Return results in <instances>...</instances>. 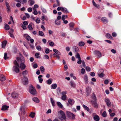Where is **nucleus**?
<instances>
[{"instance_id":"f3484780","label":"nucleus","mask_w":121,"mask_h":121,"mask_svg":"<svg viewBox=\"0 0 121 121\" xmlns=\"http://www.w3.org/2000/svg\"><path fill=\"white\" fill-rule=\"evenodd\" d=\"M91 102L94 107L96 108L97 107L98 105L95 101H91Z\"/></svg>"},{"instance_id":"13d9d810","label":"nucleus","mask_w":121,"mask_h":121,"mask_svg":"<svg viewBox=\"0 0 121 121\" xmlns=\"http://www.w3.org/2000/svg\"><path fill=\"white\" fill-rule=\"evenodd\" d=\"M92 3L93 5L95 6V7H98V6H97V5L95 3V2L94 1V0H92Z\"/></svg>"},{"instance_id":"c9c22d12","label":"nucleus","mask_w":121,"mask_h":121,"mask_svg":"<svg viewBox=\"0 0 121 121\" xmlns=\"http://www.w3.org/2000/svg\"><path fill=\"white\" fill-rule=\"evenodd\" d=\"M13 63L14 65H13V68L12 71L14 73V72H15V60H14L13 61Z\"/></svg>"},{"instance_id":"4468645a","label":"nucleus","mask_w":121,"mask_h":121,"mask_svg":"<svg viewBox=\"0 0 121 121\" xmlns=\"http://www.w3.org/2000/svg\"><path fill=\"white\" fill-rule=\"evenodd\" d=\"M25 65L23 63H21L20 65V67L21 69L23 70L25 69L26 67Z\"/></svg>"},{"instance_id":"37998d69","label":"nucleus","mask_w":121,"mask_h":121,"mask_svg":"<svg viewBox=\"0 0 121 121\" xmlns=\"http://www.w3.org/2000/svg\"><path fill=\"white\" fill-rule=\"evenodd\" d=\"M40 69L41 72H44L45 71L44 68L43 66H41L40 67Z\"/></svg>"},{"instance_id":"aec40b11","label":"nucleus","mask_w":121,"mask_h":121,"mask_svg":"<svg viewBox=\"0 0 121 121\" xmlns=\"http://www.w3.org/2000/svg\"><path fill=\"white\" fill-rule=\"evenodd\" d=\"M7 41H3L2 43V47L3 48H4L7 44Z\"/></svg>"},{"instance_id":"0e129e2a","label":"nucleus","mask_w":121,"mask_h":121,"mask_svg":"<svg viewBox=\"0 0 121 121\" xmlns=\"http://www.w3.org/2000/svg\"><path fill=\"white\" fill-rule=\"evenodd\" d=\"M62 8L63 7H59L57 8V10L58 11L61 10V11Z\"/></svg>"},{"instance_id":"5fc2aeb1","label":"nucleus","mask_w":121,"mask_h":121,"mask_svg":"<svg viewBox=\"0 0 121 121\" xmlns=\"http://www.w3.org/2000/svg\"><path fill=\"white\" fill-rule=\"evenodd\" d=\"M45 52L46 54H48L49 52V49L48 48L46 49L45 51Z\"/></svg>"},{"instance_id":"412c9836","label":"nucleus","mask_w":121,"mask_h":121,"mask_svg":"<svg viewBox=\"0 0 121 121\" xmlns=\"http://www.w3.org/2000/svg\"><path fill=\"white\" fill-rule=\"evenodd\" d=\"M24 36L28 41H29L31 39L30 36L27 34H24Z\"/></svg>"},{"instance_id":"473e14b6","label":"nucleus","mask_w":121,"mask_h":121,"mask_svg":"<svg viewBox=\"0 0 121 121\" xmlns=\"http://www.w3.org/2000/svg\"><path fill=\"white\" fill-rule=\"evenodd\" d=\"M55 23L56 24L58 25H60V22L57 20H55Z\"/></svg>"},{"instance_id":"09e8293b","label":"nucleus","mask_w":121,"mask_h":121,"mask_svg":"<svg viewBox=\"0 0 121 121\" xmlns=\"http://www.w3.org/2000/svg\"><path fill=\"white\" fill-rule=\"evenodd\" d=\"M41 9L42 11L45 13H46L47 12V11L45 9L41 7Z\"/></svg>"},{"instance_id":"f03ea898","label":"nucleus","mask_w":121,"mask_h":121,"mask_svg":"<svg viewBox=\"0 0 121 121\" xmlns=\"http://www.w3.org/2000/svg\"><path fill=\"white\" fill-rule=\"evenodd\" d=\"M59 112L60 114V119L62 121L64 120L66 118L64 113L62 110L59 111Z\"/></svg>"},{"instance_id":"7ed1b4c3","label":"nucleus","mask_w":121,"mask_h":121,"mask_svg":"<svg viewBox=\"0 0 121 121\" xmlns=\"http://www.w3.org/2000/svg\"><path fill=\"white\" fill-rule=\"evenodd\" d=\"M30 92L32 94L35 95L36 93L35 88L32 86H30Z\"/></svg>"},{"instance_id":"a18cd8bd","label":"nucleus","mask_w":121,"mask_h":121,"mask_svg":"<svg viewBox=\"0 0 121 121\" xmlns=\"http://www.w3.org/2000/svg\"><path fill=\"white\" fill-rule=\"evenodd\" d=\"M74 24L73 22H71L69 24V26L70 27L73 28L74 26Z\"/></svg>"},{"instance_id":"a19ab883","label":"nucleus","mask_w":121,"mask_h":121,"mask_svg":"<svg viewBox=\"0 0 121 121\" xmlns=\"http://www.w3.org/2000/svg\"><path fill=\"white\" fill-rule=\"evenodd\" d=\"M106 36L108 38H111L112 37L111 35L109 33L107 34Z\"/></svg>"},{"instance_id":"c03bdc74","label":"nucleus","mask_w":121,"mask_h":121,"mask_svg":"<svg viewBox=\"0 0 121 121\" xmlns=\"http://www.w3.org/2000/svg\"><path fill=\"white\" fill-rule=\"evenodd\" d=\"M28 73V71L27 70H25L23 71L22 74L24 76H25Z\"/></svg>"},{"instance_id":"a211bd4d","label":"nucleus","mask_w":121,"mask_h":121,"mask_svg":"<svg viewBox=\"0 0 121 121\" xmlns=\"http://www.w3.org/2000/svg\"><path fill=\"white\" fill-rule=\"evenodd\" d=\"M36 103H39V101L38 99L36 97H35L32 99Z\"/></svg>"},{"instance_id":"ea45409f","label":"nucleus","mask_w":121,"mask_h":121,"mask_svg":"<svg viewBox=\"0 0 121 121\" xmlns=\"http://www.w3.org/2000/svg\"><path fill=\"white\" fill-rule=\"evenodd\" d=\"M33 9L34 10V11L33 13V14L35 15H37L38 14V12L36 10V9L35 8H33Z\"/></svg>"},{"instance_id":"393cba45","label":"nucleus","mask_w":121,"mask_h":121,"mask_svg":"<svg viewBox=\"0 0 121 121\" xmlns=\"http://www.w3.org/2000/svg\"><path fill=\"white\" fill-rule=\"evenodd\" d=\"M61 11L66 13H69V12L68 11L67 9L63 7Z\"/></svg>"},{"instance_id":"cd10ccee","label":"nucleus","mask_w":121,"mask_h":121,"mask_svg":"<svg viewBox=\"0 0 121 121\" xmlns=\"http://www.w3.org/2000/svg\"><path fill=\"white\" fill-rule=\"evenodd\" d=\"M33 24L31 22L30 23L28 26V28L30 30H33V28L32 26V24Z\"/></svg>"},{"instance_id":"39448f33","label":"nucleus","mask_w":121,"mask_h":121,"mask_svg":"<svg viewBox=\"0 0 121 121\" xmlns=\"http://www.w3.org/2000/svg\"><path fill=\"white\" fill-rule=\"evenodd\" d=\"M66 113L69 117H71L72 119H74L75 118V115L73 113L69 111H67Z\"/></svg>"},{"instance_id":"b1692460","label":"nucleus","mask_w":121,"mask_h":121,"mask_svg":"<svg viewBox=\"0 0 121 121\" xmlns=\"http://www.w3.org/2000/svg\"><path fill=\"white\" fill-rule=\"evenodd\" d=\"M69 103L70 104H73L74 103V101L73 99H69L68 100Z\"/></svg>"},{"instance_id":"bb28decb","label":"nucleus","mask_w":121,"mask_h":121,"mask_svg":"<svg viewBox=\"0 0 121 121\" xmlns=\"http://www.w3.org/2000/svg\"><path fill=\"white\" fill-rule=\"evenodd\" d=\"M53 51L56 54H57L59 55H61L60 53L58 50L56 49H53Z\"/></svg>"},{"instance_id":"9b49d317","label":"nucleus","mask_w":121,"mask_h":121,"mask_svg":"<svg viewBox=\"0 0 121 121\" xmlns=\"http://www.w3.org/2000/svg\"><path fill=\"white\" fill-rule=\"evenodd\" d=\"M19 65L16 60V73H18L19 72Z\"/></svg>"},{"instance_id":"f257e3e1","label":"nucleus","mask_w":121,"mask_h":121,"mask_svg":"<svg viewBox=\"0 0 121 121\" xmlns=\"http://www.w3.org/2000/svg\"><path fill=\"white\" fill-rule=\"evenodd\" d=\"M20 114L21 117L24 118V114H25V111L24 108H23L22 106H21L20 108Z\"/></svg>"},{"instance_id":"69168bd1","label":"nucleus","mask_w":121,"mask_h":121,"mask_svg":"<svg viewBox=\"0 0 121 121\" xmlns=\"http://www.w3.org/2000/svg\"><path fill=\"white\" fill-rule=\"evenodd\" d=\"M90 75L92 77H94L95 75V74L94 72H91L90 73Z\"/></svg>"},{"instance_id":"bf43d9fd","label":"nucleus","mask_w":121,"mask_h":121,"mask_svg":"<svg viewBox=\"0 0 121 121\" xmlns=\"http://www.w3.org/2000/svg\"><path fill=\"white\" fill-rule=\"evenodd\" d=\"M85 72V70L84 69L82 68L81 69V73L82 74H83Z\"/></svg>"},{"instance_id":"4d7b16f0","label":"nucleus","mask_w":121,"mask_h":121,"mask_svg":"<svg viewBox=\"0 0 121 121\" xmlns=\"http://www.w3.org/2000/svg\"><path fill=\"white\" fill-rule=\"evenodd\" d=\"M13 99L15 98V93L14 92L11 95Z\"/></svg>"},{"instance_id":"20e7f679","label":"nucleus","mask_w":121,"mask_h":121,"mask_svg":"<svg viewBox=\"0 0 121 121\" xmlns=\"http://www.w3.org/2000/svg\"><path fill=\"white\" fill-rule=\"evenodd\" d=\"M22 82L24 85H26L28 84V80L26 77H24L22 79Z\"/></svg>"},{"instance_id":"338daca9","label":"nucleus","mask_w":121,"mask_h":121,"mask_svg":"<svg viewBox=\"0 0 121 121\" xmlns=\"http://www.w3.org/2000/svg\"><path fill=\"white\" fill-rule=\"evenodd\" d=\"M49 44L50 46H53L54 45V43L53 42H50L49 43Z\"/></svg>"},{"instance_id":"e433bc0d","label":"nucleus","mask_w":121,"mask_h":121,"mask_svg":"<svg viewBox=\"0 0 121 121\" xmlns=\"http://www.w3.org/2000/svg\"><path fill=\"white\" fill-rule=\"evenodd\" d=\"M75 57L76 58H78V59H81L80 56L78 53H77V54L75 55Z\"/></svg>"},{"instance_id":"6e6552de","label":"nucleus","mask_w":121,"mask_h":121,"mask_svg":"<svg viewBox=\"0 0 121 121\" xmlns=\"http://www.w3.org/2000/svg\"><path fill=\"white\" fill-rule=\"evenodd\" d=\"M14 30L12 29H10L9 31V32L11 37L13 38H14V35L13 34V33L14 32Z\"/></svg>"},{"instance_id":"8fccbe9b","label":"nucleus","mask_w":121,"mask_h":121,"mask_svg":"<svg viewBox=\"0 0 121 121\" xmlns=\"http://www.w3.org/2000/svg\"><path fill=\"white\" fill-rule=\"evenodd\" d=\"M36 22L37 23H39L40 22V20L39 18H37L35 20Z\"/></svg>"},{"instance_id":"6ab92c4d","label":"nucleus","mask_w":121,"mask_h":121,"mask_svg":"<svg viewBox=\"0 0 121 121\" xmlns=\"http://www.w3.org/2000/svg\"><path fill=\"white\" fill-rule=\"evenodd\" d=\"M73 51L75 52H78L79 51V49L78 47L76 46H74L73 48Z\"/></svg>"},{"instance_id":"79ce46f5","label":"nucleus","mask_w":121,"mask_h":121,"mask_svg":"<svg viewBox=\"0 0 121 121\" xmlns=\"http://www.w3.org/2000/svg\"><path fill=\"white\" fill-rule=\"evenodd\" d=\"M70 84L71 86L73 87H75V84L73 82H70Z\"/></svg>"},{"instance_id":"49530a36","label":"nucleus","mask_w":121,"mask_h":121,"mask_svg":"<svg viewBox=\"0 0 121 121\" xmlns=\"http://www.w3.org/2000/svg\"><path fill=\"white\" fill-rule=\"evenodd\" d=\"M66 99V95H63L61 98V99L64 100H65Z\"/></svg>"},{"instance_id":"603ef678","label":"nucleus","mask_w":121,"mask_h":121,"mask_svg":"<svg viewBox=\"0 0 121 121\" xmlns=\"http://www.w3.org/2000/svg\"><path fill=\"white\" fill-rule=\"evenodd\" d=\"M43 58L45 59H48L49 58V56L48 55H46L44 56Z\"/></svg>"},{"instance_id":"de8ad7c7","label":"nucleus","mask_w":121,"mask_h":121,"mask_svg":"<svg viewBox=\"0 0 121 121\" xmlns=\"http://www.w3.org/2000/svg\"><path fill=\"white\" fill-rule=\"evenodd\" d=\"M39 35L41 36H43L44 35L43 32L42 31H39Z\"/></svg>"},{"instance_id":"3c124183","label":"nucleus","mask_w":121,"mask_h":121,"mask_svg":"<svg viewBox=\"0 0 121 121\" xmlns=\"http://www.w3.org/2000/svg\"><path fill=\"white\" fill-rule=\"evenodd\" d=\"M36 48L39 51H40L41 50V47L40 46H38L36 47Z\"/></svg>"},{"instance_id":"774afa93","label":"nucleus","mask_w":121,"mask_h":121,"mask_svg":"<svg viewBox=\"0 0 121 121\" xmlns=\"http://www.w3.org/2000/svg\"><path fill=\"white\" fill-rule=\"evenodd\" d=\"M21 5V4L20 3H18L16 4V6L18 7H20Z\"/></svg>"},{"instance_id":"864d4df0","label":"nucleus","mask_w":121,"mask_h":121,"mask_svg":"<svg viewBox=\"0 0 121 121\" xmlns=\"http://www.w3.org/2000/svg\"><path fill=\"white\" fill-rule=\"evenodd\" d=\"M52 82V81L50 79H49L48 80L47 82V83L48 84H51Z\"/></svg>"},{"instance_id":"4be33fe9","label":"nucleus","mask_w":121,"mask_h":121,"mask_svg":"<svg viewBox=\"0 0 121 121\" xmlns=\"http://www.w3.org/2000/svg\"><path fill=\"white\" fill-rule=\"evenodd\" d=\"M28 3L31 6H32L35 3V1L33 0H29L28 1Z\"/></svg>"},{"instance_id":"a878e982","label":"nucleus","mask_w":121,"mask_h":121,"mask_svg":"<svg viewBox=\"0 0 121 121\" xmlns=\"http://www.w3.org/2000/svg\"><path fill=\"white\" fill-rule=\"evenodd\" d=\"M57 104L58 106L60 108H63V105L60 102H57Z\"/></svg>"},{"instance_id":"ddd939ff","label":"nucleus","mask_w":121,"mask_h":121,"mask_svg":"<svg viewBox=\"0 0 121 121\" xmlns=\"http://www.w3.org/2000/svg\"><path fill=\"white\" fill-rule=\"evenodd\" d=\"M9 107V106H7L6 105H3L2 107L1 110L3 111L7 110Z\"/></svg>"},{"instance_id":"2eb2a0df","label":"nucleus","mask_w":121,"mask_h":121,"mask_svg":"<svg viewBox=\"0 0 121 121\" xmlns=\"http://www.w3.org/2000/svg\"><path fill=\"white\" fill-rule=\"evenodd\" d=\"M83 78L85 83L86 84L88 82V80L87 75H84Z\"/></svg>"},{"instance_id":"423d86ee","label":"nucleus","mask_w":121,"mask_h":121,"mask_svg":"<svg viewBox=\"0 0 121 121\" xmlns=\"http://www.w3.org/2000/svg\"><path fill=\"white\" fill-rule=\"evenodd\" d=\"M92 116L95 121H99L100 119L99 117L95 113L92 114Z\"/></svg>"},{"instance_id":"680f3d73","label":"nucleus","mask_w":121,"mask_h":121,"mask_svg":"<svg viewBox=\"0 0 121 121\" xmlns=\"http://www.w3.org/2000/svg\"><path fill=\"white\" fill-rule=\"evenodd\" d=\"M27 2V0H21V3L22 4L26 3Z\"/></svg>"},{"instance_id":"7c9ffc66","label":"nucleus","mask_w":121,"mask_h":121,"mask_svg":"<svg viewBox=\"0 0 121 121\" xmlns=\"http://www.w3.org/2000/svg\"><path fill=\"white\" fill-rule=\"evenodd\" d=\"M50 100L52 106H54L55 105V104L54 101L52 98H50Z\"/></svg>"},{"instance_id":"9d476101","label":"nucleus","mask_w":121,"mask_h":121,"mask_svg":"<svg viewBox=\"0 0 121 121\" xmlns=\"http://www.w3.org/2000/svg\"><path fill=\"white\" fill-rule=\"evenodd\" d=\"M17 60L18 61L22 62L24 61L25 60L23 56H21L20 57H17Z\"/></svg>"},{"instance_id":"0eeeda50","label":"nucleus","mask_w":121,"mask_h":121,"mask_svg":"<svg viewBox=\"0 0 121 121\" xmlns=\"http://www.w3.org/2000/svg\"><path fill=\"white\" fill-rule=\"evenodd\" d=\"M94 54L95 55H97L99 58L102 56L101 53L97 50H95L94 52Z\"/></svg>"},{"instance_id":"052dcab7","label":"nucleus","mask_w":121,"mask_h":121,"mask_svg":"<svg viewBox=\"0 0 121 121\" xmlns=\"http://www.w3.org/2000/svg\"><path fill=\"white\" fill-rule=\"evenodd\" d=\"M35 56L37 58H39V54L38 53H35Z\"/></svg>"},{"instance_id":"58836bf2","label":"nucleus","mask_w":121,"mask_h":121,"mask_svg":"<svg viewBox=\"0 0 121 121\" xmlns=\"http://www.w3.org/2000/svg\"><path fill=\"white\" fill-rule=\"evenodd\" d=\"M29 116L32 118L34 117L35 116V113L34 112H31L30 115Z\"/></svg>"},{"instance_id":"72a5a7b5","label":"nucleus","mask_w":121,"mask_h":121,"mask_svg":"<svg viewBox=\"0 0 121 121\" xmlns=\"http://www.w3.org/2000/svg\"><path fill=\"white\" fill-rule=\"evenodd\" d=\"M83 107L84 108L85 110H86L87 111H89V109L86 106L84 105H83Z\"/></svg>"},{"instance_id":"c85d7f7f","label":"nucleus","mask_w":121,"mask_h":121,"mask_svg":"<svg viewBox=\"0 0 121 121\" xmlns=\"http://www.w3.org/2000/svg\"><path fill=\"white\" fill-rule=\"evenodd\" d=\"M92 97L93 99L95 101H96L97 100L96 98L95 95L93 93L92 95Z\"/></svg>"},{"instance_id":"1a4fd4ad","label":"nucleus","mask_w":121,"mask_h":121,"mask_svg":"<svg viewBox=\"0 0 121 121\" xmlns=\"http://www.w3.org/2000/svg\"><path fill=\"white\" fill-rule=\"evenodd\" d=\"M105 102L107 105L108 106H110L111 105V103L109 99L107 98H106L105 99Z\"/></svg>"},{"instance_id":"f8f14e48","label":"nucleus","mask_w":121,"mask_h":121,"mask_svg":"<svg viewBox=\"0 0 121 121\" xmlns=\"http://www.w3.org/2000/svg\"><path fill=\"white\" fill-rule=\"evenodd\" d=\"M86 91L87 93V95H88L91 91V88L89 86L87 87L86 89Z\"/></svg>"},{"instance_id":"5701e85b","label":"nucleus","mask_w":121,"mask_h":121,"mask_svg":"<svg viewBox=\"0 0 121 121\" xmlns=\"http://www.w3.org/2000/svg\"><path fill=\"white\" fill-rule=\"evenodd\" d=\"M101 20L102 22L105 23H107L108 22V21L106 18L105 17L102 18Z\"/></svg>"},{"instance_id":"f704fd0d","label":"nucleus","mask_w":121,"mask_h":121,"mask_svg":"<svg viewBox=\"0 0 121 121\" xmlns=\"http://www.w3.org/2000/svg\"><path fill=\"white\" fill-rule=\"evenodd\" d=\"M4 28L6 30H9L10 29L9 26L8 24L5 25Z\"/></svg>"},{"instance_id":"4c0bfd02","label":"nucleus","mask_w":121,"mask_h":121,"mask_svg":"<svg viewBox=\"0 0 121 121\" xmlns=\"http://www.w3.org/2000/svg\"><path fill=\"white\" fill-rule=\"evenodd\" d=\"M4 58L5 60H6L9 58V57L7 56V54L6 53H4Z\"/></svg>"},{"instance_id":"e2e57ef3","label":"nucleus","mask_w":121,"mask_h":121,"mask_svg":"<svg viewBox=\"0 0 121 121\" xmlns=\"http://www.w3.org/2000/svg\"><path fill=\"white\" fill-rule=\"evenodd\" d=\"M107 115L105 111H104L103 114H102V116L104 117H105Z\"/></svg>"},{"instance_id":"dca6fc26","label":"nucleus","mask_w":121,"mask_h":121,"mask_svg":"<svg viewBox=\"0 0 121 121\" xmlns=\"http://www.w3.org/2000/svg\"><path fill=\"white\" fill-rule=\"evenodd\" d=\"M5 80V76L3 75H0V80L2 81H4Z\"/></svg>"},{"instance_id":"6e6d98bb","label":"nucleus","mask_w":121,"mask_h":121,"mask_svg":"<svg viewBox=\"0 0 121 121\" xmlns=\"http://www.w3.org/2000/svg\"><path fill=\"white\" fill-rule=\"evenodd\" d=\"M86 69L87 71H90L91 70V69L89 67H86Z\"/></svg>"},{"instance_id":"c756f323","label":"nucleus","mask_w":121,"mask_h":121,"mask_svg":"<svg viewBox=\"0 0 121 121\" xmlns=\"http://www.w3.org/2000/svg\"><path fill=\"white\" fill-rule=\"evenodd\" d=\"M85 43L82 41H81L79 42L78 45L81 47H82L84 46L85 45Z\"/></svg>"},{"instance_id":"2f4dec72","label":"nucleus","mask_w":121,"mask_h":121,"mask_svg":"<svg viewBox=\"0 0 121 121\" xmlns=\"http://www.w3.org/2000/svg\"><path fill=\"white\" fill-rule=\"evenodd\" d=\"M57 87L56 84H54L52 85L51 86V88L52 89H55Z\"/></svg>"}]
</instances>
